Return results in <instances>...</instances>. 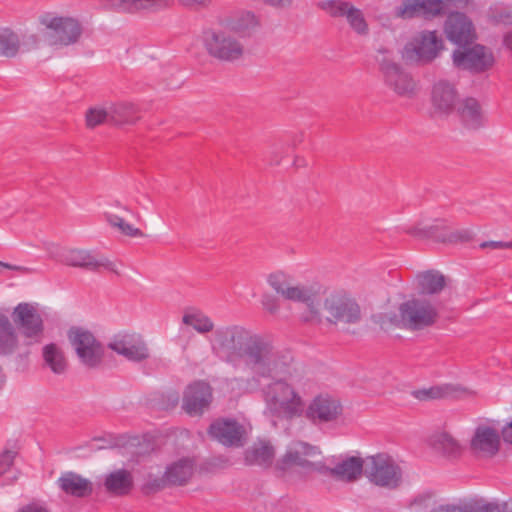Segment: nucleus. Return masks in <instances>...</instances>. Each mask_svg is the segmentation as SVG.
<instances>
[{
  "mask_svg": "<svg viewBox=\"0 0 512 512\" xmlns=\"http://www.w3.org/2000/svg\"><path fill=\"white\" fill-rule=\"evenodd\" d=\"M363 470L365 471V462L356 456L340 457L333 467L325 468L333 477L347 482L356 480Z\"/></svg>",
  "mask_w": 512,
  "mask_h": 512,
  "instance_id": "23",
  "label": "nucleus"
},
{
  "mask_svg": "<svg viewBox=\"0 0 512 512\" xmlns=\"http://www.w3.org/2000/svg\"><path fill=\"white\" fill-rule=\"evenodd\" d=\"M246 379L235 378L231 384H245L244 392L260 391L265 402V413L270 417L292 419L302 415L305 396L314 389V382L304 367L294 363L289 353L275 349L269 360L262 363Z\"/></svg>",
  "mask_w": 512,
  "mask_h": 512,
  "instance_id": "1",
  "label": "nucleus"
},
{
  "mask_svg": "<svg viewBox=\"0 0 512 512\" xmlns=\"http://www.w3.org/2000/svg\"><path fill=\"white\" fill-rule=\"evenodd\" d=\"M109 107L110 123L115 125L132 123L136 119L138 108L133 103L120 102Z\"/></svg>",
  "mask_w": 512,
  "mask_h": 512,
  "instance_id": "33",
  "label": "nucleus"
},
{
  "mask_svg": "<svg viewBox=\"0 0 512 512\" xmlns=\"http://www.w3.org/2000/svg\"><path fill=\"white\" fill-rule=\"evenodd\" d=\"M267 282L284 299L300 302L305 305L304 311L300 314L301 321L312 324H320L322 322L319 287L294 284L292 275L283 269L270 273L267 277Z\"/></svg>",
  "mask_w": 512,
  "mask_h": 512,
  "instance_id": "3",
  "label": "nucleus"
},
{
  "mask_svg": "<svg viewBox=\"0 0 512 512\" xmlns=\"http://www.w3.org/2000/svg\"><path fill=\"white\" fill-rule=\"evenodd\" d=\"M203 43L207 53L222 62L239 61L245 54L244 45L226 26L205 32Z\"/></svg>",
  "mask_w": 512,
  "mask_h": 512,
  "instance_id": "6",
  "label": "nucleus"
},
{
  "mask_svg": "<svg viewBox=\"0 0 512 512\" xmlns=\"http://www.w3.org/2000/svg\"><path fill=\"white\" fill-rule=\"evenodd\" d=\"M68 339L80 362L87 367H97L103 360L104 347L93 333L82 327H72Z\"/></svg>",
  "mask_w": 512,
  "mask_h": 512,
  "instance_id": "9",
  "label": "nucleus"
},
{
  "mask_svg": "<svg viewBox=\"0 0 512 512\" xmlns=\"http://www.w3.org/2000/svg\"><path fill=\"white\" fill-rule=\"evenodd\" d=\"M57 484L64 493L79 498L86 497L93 491L90 480L71 471L62 473L57 480Z\"/></svg>",
  "mask_w": 512,
  "mask_h": 512,
  "instance_id": "27",
  "label": "nucleus"
},
{
  "mask_svg": "<svg viewBox=\"0 0 512 512\" xmlns=\"http://www.w3.org/2000/svg\"><path fill=\"white\" fill-rule=\"evenodd\" d=\"M43 357L50 369L61 374L66 369V360L62 349L56 344H48L43 348Z\"/></svg>",
  "mask_w": 512,
  "mask_h": 512,
  "instance_id": "37",
  "label": "nucleus"
},
{
  "mask_svg": "<svg viewBox=\"0 0 512 512\" xmlns=\"http://www.w3.org/2000/svg\"><path fill=\"white\" fill-rule=\"evenodd\" d=\"M458 114L462 123L469 129H478L485 123V115L475 98L464 99L458 107Z\"/></svg>",
  "mask_w": 512,
  "mask_h": 512,
  "instance_id": "28",
  "label": "nucleus"
},
{
  "mask_svg": "<svg viewBox=\"0 0 512 512\" xmlns=\"http://www.w3.org/2000/svg\"><path fill=\"white\" fill-rule=\"evenodd\" d=\"M211 353L233 367L242 361L253 373L258 368L261 372L262 363L269 360L276 349L273 342L260 334L241 325H225L217 327L209 338Z\"/></svg>",
  "mask_w": 512,
  "mask_h": 512,
  "instance_id": "2",
  "label": "nucleus"
},
{
  "mask_svg": "<svg viewBox=\"0 0 512 512\" xmlns=\"http://www.w3.org/2000/svg\"><path fill=\"white\" fill-rule=\"evenodd\" d=\"M266 310H268L271 313H274L276 311V305L274 301H266L263 303Z\"/></svg>",
  "mask_w": 512,
  "mask_h": 512,
  "instance_id": "54",
  "label": "nucleus"
},
{
  "mask_svg": "<svg viewBox=\"0 0 512 512\" xmlns=\"http://www.w3.org/2000/svg\"><path fill=\"white\" fill-rule=\"evenodd\" d=\"M19 512H48V510L42 505L32 503L20 509Z\"/></svg>",
  "mask_w": 512,
  "mask_h": 512,
  "instance_id": "52",
  "label": "nucleus"
},
{
  "mask_svg": "<svg viewBox=\"0 0 512 512\" xmlns=\"http://www.w3.org/2000/svg\"><path fill=\"white\" fill-rule=\"evenodd\" d=\"M342 413L340 401L328 394L316 396L307 408V416L313 421L330 422Z\"/></svg>",
  "mask_w": 512,
  "mask_h": 512,
  "instance_id": "20",
  "label": "nucleus"
},
{
  "mask_svg": "<svg viewBox=\"0 0 512 512\" xmlns=\"http://www.w3.org/2000/svg\"><path fill=\"white\" fill-rule=\"evenodd\" d=\"M499 445L500 436L495 428L486 424L476 427L471 439V448L474 452L484 456H493L498 452Z\"/></svg>",
  "mask_w": 512,
  "mask_h": 512,
  "instance_id": "22",
  "label": "nucleus"
},
{
  "mask_svg": "<svg viewBox=\"0 0 512 512\" xmlns=\"http://www.w3.org/2000/svg\"><path fill=\"white\" fill-rule=\"evenodd\" d=\"M180 5L187 8L205 7L209 4L210 0H177Z\"/></svg>",
  "mask_w": 512,
  "mask_h": 512,
  "instance_id": "50",
  "label": "nucleus"
},
{
  "mask_svg": "<svg viewBox=\"0 0 512 512\" xmlns=\"http://www.w3.org/2000/svg\"><path fill=\"white\" fill-rule=\"evenodd\" d=\"M20 47L18 35L10 29L0 30V55L6 57L15 56Z\"/></svg>",
  "mask_w": 512,
  "mask_h": 512,
  "instance_id": "38",
  "label": "nucleus"
},
{
  "mask_svg": "<svg viewBox=\"0 0 512 512\" xmlns=\"http://www.w3.org/2000/svg\"><path fill=\"white\" fill-rule=\"evenodd\" d=\"M398 314H384L380 323H390L409 330H422L432 326L438 319V310L434 304L423 298H412L400 304Z\"/></svg>",
  "mask_w": 512,
  "mask_h": 512,
  "instance_id": "4",
  "label": "nucleus"
},
{
  "mask_svg": "<svg viewBox=\"0 0 512 512\" xmlns=\"http://www.w3.org/2000/svg\"><path fill=\"white\" fill-rule=\"evenodd\" d=\"M430 443L435 451L447 458H456L462 453L461 444L447 432L434 434L430 439Z\"/></svg>",
  "mask_w": 512,
  "mask_h": 512,
  "instance_id": "30",
  "label": "nucleus"
},
{
  "mask_svg": "<svg viewBox=\"0 0 512 512\" xmlns=\"http://www.w3.org/2000/svg\"><path fill=\"white\" fill-rule=\"evenodd\" d=\"M226 27L239 37H251L260 28V19L252 11H241L226 21Z\"/></svg>",
  "mask_w": 512,
  "mask_h": 512,
  "instance_id": "26",
  "label": "nucleus"
},
{
  "mask_svg": "<svg viewBox=\"0 0 512 512\" xmlns=\"http://www.w3.org/2000/svg\"><path fill=\"white\" fill-rule=\"evenodd\" d=\"M323 308L328 314L326 320L329 323H356L360 319L359 305L344 293H332L327 296Z\"/></svg>",
  "mask_w": 512,
  "mask_h": 512,
  "instance_id": "11",
  "label": "nucleus"
},
{
  "mask_svg": "<svg viewBox=\"0 0 512 512\" xmlns=\"http://www.w3.org/2000/svg\"><path fill=\"white\" fill-rule=\"evenodd\" d=\"M182 322L192 327L200 334L212 332L214 329V322L212 319L200 310H191L184 313Z\"/></svg>",
  "mask_w": 512,
  "mask_h": 512,
  "instance_id": "35",
  "label": "nucleus"
},
{
  "mask_svg": "<svg viewBox=\"0 0 512 512\" xmlns=\"http://www.w3.org/2000/svg\"><path fill=\"white\" fill-rule=\"evenodd\" d=\"M105 220L114 229H116L122 235L128 237H141L143 233L140 229L134 227L132 224L126 222L122 217L113 214L105 213Z\"/></svg>",
  "mask_w": 512,
  "mask_h": 512,
  "instance_id": "40",
  "label": "nucleus"
},
{
  "mask_svg": "<svg viewBox=\"0 0 512 512\" xmlns=\"http://www.w3.org/2000/svg\"><path fill=\"white\" fill-rule=\"evenodd\" d=\"M209 435L225 446H242L245 430L237 421L222 418L214 421L209 428Z\"/></svg>",
  "mask_w": 512,
  "mask_h": 512,
  "instance_id": "18",
  "label": "nucleus"
},
{
  "mask_svg": "<svg viewBox=\"0 0 512 512\" xmlns=\"http://www.w3.org/2000/svg\"><path fill=\"white\" fill-rule=\"evenodd\" d=\"M110 123L109 107H92L86 113V125L94 128L98 125Z\"/></svg>",
  "mask_w": 512,
  "mask_h": 512,
  "instance_id": "44",
  "label": "nucleus"
},
{
  "mask_svg": "<svg viewBox=\"0 0 512 512\" xmlns=\"http://www.w3.org/2000/svg\"><path fill=\"white\" fill-rule=\"evenodd\" d=\"M504 43L509 49L512 50V31L505 36Z\"/></svg>",
  "mask_w": 512,
  "mask_h": 512,
  "instance_id": "55",
  "label": "nucleus"
},
{
  "mask_svg": "<svg viewBox=\"0 0 512 512\" xmlns=\"http://www.w3.org/2000/svg\"><path fill=\"white\" fill-rule=\"evenodd\" d=\"M480 247L483 249L491 248V249H512L511 241H485L480 244Z\"/></svg>",
  "mask_w": 512,
  "mask_h": 512,
  "instance_id": "48",
  "label": "nucleus"
},
{
  "mask_svg": "<svg viewBox=\"0 0 512 512\" xmlns=\"http://www.w3.org/2000/svg\"><path fill=\"white\" fill-rule=\"evenodd\" d=\"M466 512H500L499 506L493 503L472 501L465 503Z\"/></svg>",
  "mask_w": 512,
  "mask_h": 512,
  "instance_id": "47",
  "label": "nucleus"
},
{
  "mask_svg": "<svg viewBox=\"0 0 512 512\" xmlns=\"http://www.w3.org/2000/svg\"><path fill=\"white\" fill-rule=\"evenodd\" d=\"M0 267L6 268V269H10V270H13V271H17V272H19L21 274H27V273L31 272L30 268H27V267H24V266H18V265H11V264L5 263V262H2V264H0Z\"/></svg>",
  "mask_w": 512,
  "mask_h": 512,
  "instance_id": "51",
  "label": "nucleus"
},
{
  "mask_svg": "<svg viewBox=\"0 0 512 512\" xmlns=\"http://www.w3.org/2000/svg\"><path fill=\"white\" fill-rule=\"evenodd\" d=\"M107 6L119 12L134 13L140 10L158 11L169 8L174 0H103Z\"/></svg>",
  "mask_w": 512,
  "mask_h": 512,
  "instance_id": "25",
  "label": "nucleus"
},
{
  "mask_svg": "<svg viewBox=\"0 0 512 512\" xmlns=\"http://www.w3.org/2000/svg\"><path fill=\"white\" fill-rule=\"evenodd\" d=\"M443 48V40L436 31H421L405 44L402 58L408 63L426 64L437 58Z\"/></svg>",
  "mask_w": 512,
  "mask_h": 512,
  "instance_id": "7",
  "label": "nucleus"
},
{
  "mask_svg": "<svg viewBox=\"0 0 512 512\" xmlns=\"http://www.w3.org/2000/svg\"><path fill=\"white\" fill-rule=\"evenodd\" d=\"M350 28L357 33L358 35H367L369 32V27L367 21L364 17L363 12L356 8L355 6H351L349 11L345 16Z\"/></svg>",
  "mask_w": 512,
  "mask_h": 512,
  "instance_id": "41",
  "label": "nucleus"
},
{
  "mask_svg": "<svg viewBox=\"0 0 512 512\" xmlns=\"http://www.w3.org/2000/svg\"><path fill=\"white\" fill-rule=\"evenodd\" d=\"M104 485L109 493L122 496L128 494L132 489L133 478L129 471L119 469L106 476Z\"/></svg>",
  "mask_w": 512,
  "mask_h": 512,
  "instance_id": "29",
  "label": "nucleus"
},
{
  "mask_svg": "<svg viewBox=\"0 0 512 512\" xmlns=\"http://www.w3.org/2000/svg\"><path fill=\"white\" fill-rule=\"evenodd\" d=\"M491 17L496 23L512 24V7L496 5L491 10Z\"/></svg>",
  "mask_w": 512,
  "mask_h": 512,
  "instance_id": "46",
  "label": "nucleus"
},
{
  "mask_svg": "<svg viewBox=\"0 0 512 512\" xmlns=\"http://www.w3.org/2000/svg\"><path fill=\"white\" fill-rule=\"evenodd\" d=\"M423 3L420 0H403L394 10V15L402 19H411L421 17V8Z\"/></svg>",
  "mask_w": 512,
  "mask_h": 512,
  "instance_id": "42",
  "label": "nucleus"
},
{
  "mask_svg": "<svg viewBox=\"0 0 512 512\" xmlns=\"http://www.w3.org/2000/svg\"><path fill=\"white\" fill-rule=\"evenodd\" d=\"M195 462L184 457L170 463L163 474L162 481L169 485H184L194 474Z\"/></svg>",
  "mask_w": 512,
  "mask_h": 512,
  "instance_id": "24",
  "label": "nucleus"
},
{
  "mask_svg": "<svg viewBox=\"0 0 512 512\" xmlns=\"http://www.w3.org/2000/svg\"><path fill=\"white\" fill-rule=\"evenodd\" d=\"M444 30L448 40L458 46L468 45L476 37L471 20L459 12L451 13L448 16Z\"/></svg>",
  "mask_w": 512,
  "mask_h": 512,
  "instance_id": "16",
  "label": "nucleus"
},
{
  "mask_svg": "<svg viewBox=\"0 0 512 512\" xmlns=\"http://www.w3.org/2000/svg\"><path fill=\"white\" fill-rule=\"evenodd\" d=\"M320 452L317 447L310 446L304 442H297L291 445L285 456L279 463V468L285 470L291 466H300L310 470L322 471V467L308 460L310 457L318 455Z\"/></svg>",
  "mask_w": 512,
  "mask_h": 512,
  "instance_id": "19",
  "label": "nucleus"
},
{
  "mask_svg": "<svg viewBox=\"0 0 512 512\" xmlns=\"http://www.w3.org/2000/svg\"><path fill=\"white\" fill-rule=\"evenodd\" d=\"M418 286L422 294H436L445 286L444 276L437 271H426L417 275Z\"/></svg>",
  "mask_w": 512,
  "mask_h": 512,
  "instance_id": "34",
  "label": "nucleus"
},
{
  "mask_svg": "<svg viewBox=\"0 0 512 512\" xmlns=\"http://www.w3.org/2000/svg\"><path fill=\"white\" fill-rule=\"evenodd\" d=\"M274 457V449L267 442H259L246 451L245 459L249 464L269 465Z\"/></svg>",
  "mask_w": 512,
  "mask_h": 512,
  "instance_id": "36",
  "label": "nucleus"
},
{
  "mask_svg": "<svg viewBox=\"0 0 512 512\" xmlns=\"http://www.w3.org/2000/svg\"><path fill=\"white\" fill-rule=\"evenodd\" d=\"M423 3L421 17L431 18L441 14L444 9V0H420Z\"/></svg>",
  "mask_w": 512,
  "mask_h": 512,
  "instance_id": "45",
  "label": "nucleus"
},
{
  "mask_svg": "<svg viewBox=\"0 0 512 512\" xmlns=\"http://www.w3.org/2000/svg\"><path fill=\"white\" fill-rule=\"evenodd\" d=\"M39 22L47 30L46 37L52 46L73 45L82 34L80 22L71 16L47 12L40 16Z\"/></svg>",
  "mask_w": 512,
  "mask_h": 512,
  "instance_id": "5",
  "label": "nucleus"
},
{
  "mask_svg": "<svg viewBox=\"0 0 512 512\" xmlns=\"http://www.w3.org/2000/svg\"><path fill=\"white\" fill-rule=\"evenodd\" d=\"M352 4L343 0H324L319 7L332 17H345Z\"/></svg>",
  "mask_w": 512,
  "mask_h": 512,
  "instance_id": "43",
  "label": "nucleus"
},
{
  "mask_svg": "<svg viewBox=\"0 0 512 512\" xmlns=\"http://www.w3.org/2000/svg\"><path fill=\"white\" fill-rule=\"evenodd\" d=\"M108 347L129 361H142L149 356L148 348L137 334H118L109 342Z\"/></svg>",
  "mask_w": 512,
  "mask_h": 512,
  "instance_id": "14",
  "label": "nucleus"
},
{
  "mask_svg": "<svg viewBox=\"0 0 512 512\" xmlns=\"http://www.w3.org/2000/svg\"><path fill=\"white\" fill-rule=\"evenodd\" d=\"M377 61L385 84L401 96H409L415 91V82L399 64L393 61L388 51L379 50Z\"/></svg>",
  "mask_w": 512,
  "mask_h": 512,
  "instance_id": "10",
  "label": "nucleus"
},
{
  "mask_svg": "<svg viewBox=\"0 0 512 512\" xmlns=\"http://www.w3.org/2000/svg\"><path fill=\"white\" fill-rule=\"evenodd\" d=\"M12 318L22 334L29 339V344L40 341L43 322L35 306L29 303L18 304L14 308Z\"/></svg>",
  "mask_w": 512,
  "mask_h": 512,
  "instance_id": "12",
  "label": "nucleus"
},
{
  "mask_svg": "<svg viewBox=\"0 0 512 512\" xmlns=\"http://www.w3.org/2000/svg\"><path fill=\"white\" fill-rule=\"evenodd\" d=\"M64 264L72 267H79L88 270L105 268L117 272L116 264L104 256H97L91 251L83 249H70L62 255Z\"/></svg>",
  "mask_w": 512,
  "mask_h": 512,
  "instance_id": "15",
  "label": "nucleus"
},
{
  "mask_svg": "<svg viewBox=\"0 0 512 512\" xmlns=\"http://www.w3.org/2000/svg\"><path fill=\"white\" fill-rule=\"evenodd\" d=\"M17 453L6 450L0 455V477H4L6 483L14 482L19 475L18 470L13 466Z\"/></svg>",
  "mask_w": 512,
  "mask_h": 512,
  "instance_id": "39",
  "label": "nucleus"
},
{
  "mask_svg": "<svg viewBox=\"0 0 512 512\" xmlns=\"http://www.w3.org/2000/svg\"><path fill=\"white\" fill-rule=\"evenodd\" d=\"M178 402V396L175 395L173 398V405H175Z\"/></svg>",
  "mask_w": 512,
  "mask_h": 512,
  "instance_id": "57",
  "label": "nucleus"
},
{
  "mask_svg": "<svg viewBox=\"0 0 512 512\" xmlns=\"http://www.w3.org/2000/svg\"><path fill=\"white\" fill-rule=\"evenodd\" d=\"M494 62L492 53L482 45H474L465 50L453 53V63L456 67L474 73L489 69Z\"/></svg>",
  "mask_w": 512,
  "mask_h": 512,
  "instance_id": "13",
  "label": "nucleus"
},
{
  "mask_svg": "<svg viewBox=\"0 0 512 512\" xmlns=\"http://www.w3.org/2000/svg\"><path fill=\"white\" fill-rule=\"evenodd\" d=\"M430 512H466V511H465V504H462V505L447 504V505H440V506L432 509Z\"/></svg>",
  "mask_w": 512,
  "mask_h": 512,
  "instance_id": "49",
  "label": "nucleus"
},
{
  "mask_svg": "<svg viewBox=\"0 0 512 512\" xmlns=\"http://www.w3.org/2000/svg\"><path fill=\"white\" fill-rule=\"evenodd\" d=\"M469 238V233L467 231H462L457 234V239L466 240Z\"/></svg>",
  "mask_w": 512,
  "mask_h": 512,
  "instance_id": "56",
  "label": "nucleus"
},
{
  "mask_svg": "<svg viewBox=\"0 0 512 512\" xmlns=\"http://www.w3.org/2000/svg\"><path fill=\"white\" fill-rule=\"evenodd\" d=\"M464 392L465 389L458 385L442 384L416 390L413 392V395L419 400H430L447 397H458Z\"/></svg>",
  "mask_w": 512,
  "mask_h": 512,
  "instance_id": "31",
  "label": "nucleus"
},
{
  "mask_svg": "<svg viewBox=\"0 0 512 512\" xmlns=\"http://www.w3.org/2000/svg\"><path fill=\"white\" fill-rule=\"evenodd\" d=\"M365 475L376 486L395 489L402 482V469L389 455L380 453L365 461Z\"/></svg>",
  "mask_w": 512,
  "mask_h": 512,
  "instance_id": "8",
  "label": "nucleus"
},
{
  "mask_svg": "<svg viewBox=\"0 0 512 512\" xmlns=\"http://www.w3.org/2000/svg\"><path fill=\"white\" fill-rule=\"evenodd\" d=\"M212 399L210 386L202 381L190 384L184 393L182 408L190 416L203 413Z\"/></svg>",
  "mask_w": 512,
  "mask_h": 512,
  "instance_id": "17",
  "label": "nucleus"
},
{
  "mask_svg": "<svg viewBox=\"0 0 512 512\" xmlns=\"http://www.w3.org/2000/svg\"><path fill=\"white\" fill-rule=\"evenodd\" d=\"M0 264H2V261H0Z\"/></svg>",
  "mask_w": 512,
  "mask_h": 512,
  "instance_id": "58",
  "label": "nucleus"
},
{
  "mask_svg": "<svg viewBox=\"0 0 512 512\" xmlns=\"http://www.w3.org/2000/svg\"><path fill=\"white\" fill-rule=\"evenodd\" d=\"M458 100V92L450 82L440 80L433 85L431 102L436 113L441 115L450 114L455 109Z\"/></svg>",
  "mask_w": 512,
  "mask_h": 512,
  "instance_id": "21",
  "label": "nucleus"
},
{
  "mask_svg": "<svg viewBox=\"0 0 512 512\" xmlns=\"http://www.w3.org/2000/svg\"><path fill=\"white\" fill-rule=\"evenodd\" d=\"M502 435L506 442L512 444V421L506 427H504Z\"/></svg>",
  "mask_w": 512,
  "mask_h": 512,
  "instance_id": "53",
  "label": "nucleus"
},
{
  "mask_svg": "<svg viewBox=\"0 0 512 512\" xmlns=\"http://www.w3.org/2000/svg\"><path fill=\"white\" fill-rule=\"evenodd\" d=\"M18 346L17 335L9 318L0 314V355L14 353Z\"/></svg>",
  "mask_w": 512,
  "mask_h": 512,
  "instance_id": "32",
  "label": "nucleus"
}]
</instances>
